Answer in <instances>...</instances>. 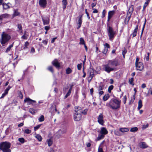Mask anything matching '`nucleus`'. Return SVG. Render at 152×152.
Segmentation results:
<instances>
[{
  "label": "nucleus",
  "mask_w": 152,
  "mask_h": 152,
  "mask_svg": "<svg viewBox=\"0 0 152 152\" xmlns=\"http://www.w3.org/2000/svg\"><path fill=\"white\" fill-rule=\"evenodd\" d=\"M121 101L116 99H112L109 102L106 103V106L110 107L113 110L119 108L121 106Z\"/></svg>",
  "instance_id": "nucleus-1"
},
{
  "label": "nucleus",
  "mask_w": 152,
  "mask_h": 152,
  "mask_svg": "<svg viewBox=\"0 0 152 152\" xmlns=\"http://www.w3.org/2000/svg\"><path fill=\"white\" fill-rule=\"evenodd\" d=\"M11 146V144L9 142H1L0 143V150L2 152H11V150L10 149Z\"/></svg>",
  "instance_id": "nucleus-2"
},
{
  "label": "nucleus",
  "mask_w": 152,
  "mask_h": 152,
  "mask_svg": "<svg viewBox=\"0 0 152 152\" xmlns=\"http://www.w3.org/2000/svg\"><path fill=\"white\" fill-rule=\"evenodd\" d=\"M134 10V7L131 5L129 7L128 11L127 13V16L124 20V23L126 24H128L132 14Z\"/></svg>",
  "instance_id": "nucleus-3"
},
{
  "label": "nucleus",
  "mask_w": 152,
  "mask_h": 152,
  "mask_svg": "<svg viewBox=\"0 0 152 152\" xmlns=\"http://www.w3.org/2000/svg\"><path fill=\"white\" fill-rule=\"evenodd\" d=\"M11 38L10 36L4 32H3L1 34V43L3 45L8 42Z\"/></svg>",
  "instance_id": "nucleus-4"
},
{
  "label": "nucleus",
  "mask_w": 152,
  "mask_h": 152,
  "mask_svg": "<svg viewBox=\"0 0 152 152\" xmlns=\"http://www.w3.org/2000/svg\"><path fill=\"white\" fill-rule=\"evenodd\" d=\"M81 110L77 109V107H75L74 114V120L76 121H78L81 118Z\"/></svg>",
  "instance_id": "nucleus-5"
},
{
  "label": "nucleus",
  "mask_w": 152,
  "mask_h": 152,
  "mask_svg": "<svg viewBox=\"0 0 152 152\" xmlns=\"http://www.w3.org/2000/svg\"><path fill=\"white\" fill-rule=\"evenodd\" d=\"M100 134L97 138V140H99L103 139L104 135L107 134L108 132L105 127H102L101 128V130L99 131Z\"/></svg>",
  "instance_id": "nucleus-6"
},
{
  "label": "nucleus",
  "mask_w": 152,
  "mask_h": 152,
  "mask_svg": "<svg viewBox=\"0 0 152 152\" xmlns=\"http://www.w3.org/2000/svg\"><path fill=\"white\" fill-rule=\"evenodd\" d=\"M108 63L111 67H114L119 65L120 64L118 61L116 59L108 61Z\"/></svg>",
  "instance_id": "nucleus-7"
},
{
  "label": "nucleus",
  "mask_w": 152,
  "mask_h": 152,
  "mask_svg": "<svg viewBox=\"0 0 152 152\" xmlns=\"http://www.w3.org/2000/svg\"><path fill=\"white\" fill-rule=\"evenodd\" d=\"M108 35L110 39H111L114 37L115 32L112 28L109 27L108 29Z\"/></svg>",
  "instance_id": "nucleus-8"
},
{
  "label": "nucleus",
  "mask_w": 152,
  "mask_h": 152,
  "mask_svg": "<svg viewBox=\"0 0 152 152\" xmlns=\"http://www.w3.org/2000/svg\"><path fill=\"white\" fill-rule=\"evenodd\" d=\"M104 68L105 71L108 73L114 71L115 69L114 67H111L108 63L104 66Z\"/></svg>",
  "instance_id": "nucleus-9"
},
{
  "label": "nucleus",
  "mask_w": 152,
  "mask_h": 152,
  "mask_svg": "<svg viewBox=\"0 0 152 152\" xmlns=\"http://www.w3.org/2000/svg\"><path fill=\"white\" fill-rule=\"evenodd\" d=\"M66 132V129H60L57 133L56 136L58 138H60L62 135Z\"/></svg>",
  "instance_id": "nucleus-10"
},
{
  "label": "nucleus",
  "mask_w": 152,
  "mask_h": 152,
  "mask_svg": "<svg viewBox=\"0 0 152 152\" xmlns=\"http://www.w3.org/2000/svg\"><path fill=\"white\" fill-rule=\"evenodd\" d=\"M136 69L137 70L141 71L144 68V66L142 63L139 62L135 64Z\"/></svg>",
  "instance_id": "nucleus-11"
},
{
  "label": "nucleus",
  "mask_w": 152,
  "mask_h": 152,
  "mask_svg": "<svg viewBox=\"0 0 152 152\" xmlns=\"http://www.w3.org/2000/svg\"><path fill=\"white\" fill-rule=\"evenodd\" d=\"M25 102L27 103L28 104H32L33 103H35L36 101L35 100H33L29 98H26L24 100Z\"/></svg>",
  "instance_id": "nucleus-12"
},
{
  "label": "nucleus",
  "mask_w": 152,
  "mask_h": 152,
  "mask_svg": "<svg viewBox=\"0 0 152 152\" xmlns=\"http://www.w3.org/2000/svg\"><path fill=\"white\" fill-rule=\"evenodd\" d=\"M103 118L102 114L100 113L98 118V122L100 124L102 125H103L104 124Z\"/></svg>",
  "instance_id": "nucleus-13"
},
{
  "label": "nucleus",
  "mask_w": 152,
  "mask_h": 152,
  "mask_svg": "<svg viewBox=\"0 0 152 152\" xmlns=\"http://www.w3.org/2000/svg\"><path fill=\"white\" fill-rule=\"evenodd\" d=\"M82 15H80L78 17V20L77 21L78 26L77 29H79L81 27L82 22Z\"/></svg>",
  "instance_id": "nucleus-14"
},
{
  "label": "nucleus",
  "mask_w": 152,
  "mask_h": 152,
  "mask_svg": "<svg viewBox=\"0 0 152 152\" xmlns=\"http://www.w3.org/2000/svg\"><path fill=\"white\" fill-rule=\"evenodd\" d=\"M52 64L57 68H59L60 67V63L57 59H55L52 62Z\"/></svg>",
  "instance_id": "nucleus-15"
},
{
  "label": "nucleus",
  "mask_w": 152,
  "mask_h": 152,
  "mask_svg": "<svg viewBox=\"0 0 152 152\" xmlns=\"http://www.w3.org/2000/svg\"><path fill=\"white\" fill-rule=\"evenodd\" d=\"M42 19L44 25H48L49 24L50 19L48 17L43 18L42 17Z\"/></svg>",
  "instance_id": "nucleus-16"
},
{
  "label": "nucleus",
  "mask_w": 152,
  "mask_h": 152,
  "mask_svg": "<svg viewBox=\"0 0 152 152\" xmlns=\"http://www.w3.org/2000/svg\"><path fill=\"white\" fill-rule=\"evenodd\" d=\"M39 4L41 7H46L47 4L46 0H39Z\"/></svg>",
  "instance_id": "nucleus-17"
},
{
  "label": "nucleus",
  "mask_w": 152,
  "mask_h": 152,
  "mask_svg": "<svg viewBox=\"0 0 152 152\" xmlns=\"http://www.w3.org/2000/svg\"><path fill=\"white\" fill-rule=\"evenodd\" d=\"M115 11L114 10L109 11L108 13L107 21H109L112 16L114 14Z\"/></svg>",
  "instance_id": "nucleus-18"
},
{
  "label": "nucleus",
  "mask_w": 152,
  "mask_h": 152,
  "mask_svg": "<svg viewBox=\"0 0 152 152\" xmlns=\"http://www.w3.org/2000/svg\"><path fill=\"white\" fill-rule=\"evenodd\" d=\"M88 74L89 75L88 79L90 78V80H91L94 76V73L93 70L90 69L89 70Z\"/></svg>",
  "instance_id": "nucleus-19"
},
{
  "label": "nucleus",
  "mask_w": 152,
  "mask_h": 152,
  "mask_svg": "<svg viewBox=\"0 0 152 152\" xmlns=\"http://www.w3.org/2000/svg\"><path fill=\"white\" fill-rule=\"evenodd\" d=\"M11 88V87L10 86H8L7 88L5 90L4 92L3 93L1 96L0 97V99H2L4 98V97L7 95L8 93V91Z\"/></svg>",
  "instance_id": "nucleus-20"
},
{
  "label": "nucleus",
  "mask_w": 152,
  "mask_h": 152,
  "mask_svg": "<svg viewBox=\"0 0 152 152\" xmlns=\"http://www.w3.org/2000/svg\"><path fill=\"white\" fill-rule=\"evenodd\" d=\"M47 142L48 146L50 147L51 146L53 143V138L51 137L50 138L48 139L47 140Z\"/></svg>",
  "instance_id": "nucleus-21"
},
{
  "label": "nucleus",
  "mask_w": 152,
  "mask_h": 152,
  "mask_svg": "<svg viewBox=\"0 0 152 152\" xmlns=\"http://www.w3.org/2000/svg\"><path fill=\"white\" fill-rule=\"evenodd\" d=\"M119 131L122 133H124L128 132L129 129L126 128H119Z\"/></svg>",
  "instance_id": "nucleus-22"
},
{
  "label": "nucleus",
  "mask_w": 152,
  "mask_h": 152,
  "mask_svg": "<svg viewBox=\"0 0 152 152\" xmlns=\"http://www.w3.org/2000/svg\"><path fill=\"white\" fill-rule=\"evenodd\" d=\"M77 109H80L81 110V114H83L84 115H86L87 114V112L88 111V109H85L84 110H83L81 108L79 107H77Z\"/></svg>",
  "instance_id": "nucleus-23"
},
{
  "label": "nucleus",
  "mask_w": 152,
  "mask_h": 152,
  "mask_svg": "<svg viewBox=\"0 0 152 152\" xmlns=\"http://www.w3.org/2000/svg\"><path fill=\"white\" fill-rule=\"evenodd\" d=\"M20 14V12H19L18 10H14V12L12 15V17L13 18L15 16L19 15Z\"/></svg>",
  "instance_id": "nucleus-24"
},
{
  "label": "nucleus",
  "mask_w": 152,
  "mask_h": 152,
  "mask_svg": "<svg viewBox=\"0 0 152 152\" xmlns=\"http://www.w3.org/2000/svg\"><path fill=\"white\" fill-rule=\"evenodd\" d=\"M138 25H137L136 26L135 28L134 29L133 32L132 34V35L133 36V37H135L137 35V31L138 28Z\"/></svg>",
  "instance_id": "nucleus-25"
},
{
  "label": "nucleus",
  "mask_w": 152,
  "mask_h": 152,
  "mask_svg": "<svg viewBox=\"0 0 152 152\" xmlns=\"http://www.w3.org/2000/svg\"><path fill=\"white\" fill-rule=\"evenodd\" d=\"M148 145L146 144L145 142H142L140 144V148H145L148 147Z\"/></svg>",
  "instance_id": "nucleus-26"
},
{
  "label": "nucleus",
  "mask_w": 152,
  "mask_h": 152,
  "mask_svg": "<svg viewBox=\"0 0 152 152\" xmlns=\"http://www.w3.org/2000/svg\"><path fill=\"white\" fill-rule=\"evenodd\" d=\"M62 3L63 5V7L64 9H65L67 4V0H62Z\"/></svg>",
  "instance_id": "nucleus-27"
},
{
  "label": "nucleus",
  "mask_w": 152,
  "mask_h": 152,
  "mask_svg": "<svg viewBox=\"0 0 152 152\" xmlns=\"http://www.w3.org/2000/svg\"><path fill=\"white\" fill-rule=\"evenodd\" d=\"M72 88V86H71L70 88H69V90L68 91V92L67 93L66 95L65 96V99L67 98V97H68L70 95L71 92Z\"/></svg>",
  "instance_id": "nucleus-28"
},
{
  "label": "nucleus",
  "mask_w": 152,
  "mask_h": 152,
  "mask_svg": "<svg viewBox=\"0 0 152 152\" xmlns=\"http://www.w3.org/2000/svg\"><path fill=\"white\" fill-rule=\"evenodd\" d=\"M142 102L141 100L140 99L138 102V107L137 109L139 110L142 107Z\"/></svg>",
  "instance_id": "nucleus-29"
},
{
  "label": "nucleus",
  "mask_w": 152,
  "mask_h": 152,
  "mask_svg": "<svg viewBox=\"0 0 152 152\" xmlns=\"http://www.w3.org/2000/svg\"><path fill=\"white\" fill-rule=\"evenodd\" d=\"M1 16L2 19L4 18H7L9 16V15L8 14H4L0 15Z\"/></svg>",
  "instance_id": "nucleus-30"
},
{
  "label": "nucleus",
  "mask_w": 152,
  "mask_h": 152,
  "mask_svg": "<svg viewBox=\"0 0 152 152\" xmlns=\"http://www.w3.org/2000/svg\"><path fill=\"white\" fill-rule=\"evenodd\" d=\"M35 137L39 141H42V138L40 135L39 134H36Z\"/></svg>",
  "instance_id": "nucleus-31"
},
{
  "label": "nucleus",
  "mask_w": 152,
  "mask_h": 152,
  "mask_svg": "<svg viewBox=\"0 0 152 152\" xmlns=\"http://www.w3.org/2000/svg\"><path fill=\"white\" fill-rule=\"evenodd\" d=\"M110 96L109 94L105 95L103 97V100L104 101L107 100L109 98Z\"/></svg>",
  "instance_id": "nucleus-32"
},
{
  "label": "nucleus",
  "mask_w": 152,
  "mask_h": 152,
  "mask_svg": "<svg viewBox=\"0 0 152 152\" xmlns=\"http://www.w3.org/2000/svg\"><path fill=\"white\" fill-rule=\"evenodd\" d=\"M119 131H120L118 130H115L114 131V133L117 136H121V134Z\"/></svg>",
  "instance_id": "nucleus-33"
},
{
  "label": "nucleus",
  "mask_w": 152,
  "mask_h": 152,
  "mask_svg": "<svg viewBox=\"0 0 152 152\" xmlns=\"http://www.w3.org/2000/svg\"><path fill=\"white\" fill-rule=\"evenodd\" d=\"M18 30V31L19 32H22V26L21 24H18L17 25Z\"/></svg>",
  "instance_id": "nucleus-34"
},
{
  "label": "nucleus",
  "mask_w": 152,
  "mask_h": 152,
  "mask_svg": "<svg viewBox=\"0 0 152 152\" xmlns=\"http://www.w3.org/2000/svg\"><path fill=\"white\" fill-rule=\"evenodd\" d=\"M29 45V43L28 42L26 41V42H25V44L24 45V46L23 48V49L24 50H26V49L27 48H28L27 47Z\"/></svg>",
  "instance_id": "nucleus-35"
},
{
  "label": "nucleus",
  "mask_w": 152,
  "mask_h": 152,
  "mask_svg": "<svg viewBox=\"0 0 152 152\" xmlns=\"http://www.w3.org/2000/svg\"><path fill=\"white\" fill-rule=\"evenodd\" d=\"M28 35L26 34V32H24V35L21 37V38L25 39H27L28 38Z\"/></svg>",
  "instance_id": "nucleus-36"
},
{
  "label": "nucleus",
  "mask_w": 152,
  "mask_h": 152,
  "mask_svg": "<svg viewBox=\"0 0 152 152\" xmlns=\"http://www.w3.org/2000/svg\"><path fill=\"white\" fill-rule=\"evenodd\" d=\"M12 47H13V44H12L11 45H10L9 46V47H8L7 48V49L5 51V52L6 53H7L8 52H9L11 48H12Z\"/></svg>",
  "instance_id": "nucleus-37"
},
{
  "label": "nucleus",
  "mask_w": 152,
  "mask_h": 152,
  "mask_svg": "<svg viewBox=\"0 0 152 152\" xmlns=\"http://www.w3.org/2000/svg\"><path fill=\"white\" fill-rule=\"evenodd\" d=\"M79 44L80 45H84L85 44L84 40L83 39L82 37H81L80 38V42H79Z\"/></svg>",
  "instance_id": "nucleus-38"
},
{
  "label": "nucleus",
  "mask_w": 152,
  "mask_h": 152,
  "mask_svg": "<svg viewBox=\"0 0 152 152\" xmlns=\"http://www.w3.org/2000/svg\"><path fill=\"white\" fill-rule=\"evenodd\" d=\"M45 120L44 116L43 115H41L38 118V120L39 122H42Z\"/></svg>",
  "instance_id": "nucleus-39"
},
{
  "label": "nucleus",
  "mask_w": 152,
  "mask_h": 152,
  "mask_svg": "<svg viewBox=\"0 0 152 152\" xmlns=\"http://www.w3.org/2000/svg\"><path fill=\"white\" fill-rule=\"evenodd\" d=\"M72 72V70L69 68H68L67 69H66V73L67 74H69L71 73Z\"/></svg>",
  "instance_id": "nucleus-40"
},
{
  "label": "nucleus",
  "mask_w": 152,
  "mask_h": 152,
  "mask_svg": "<svg viewBox=\"0 0 152 152\" xmlns=\"http://www.w3.org/2000/svg\"><path fill=\"white\" fill-rule=\"evenodd\" d=\"M134 81V78L133 77H132L130 79H129V83L132 85H134L133 82Z\"/></svg>",
  "instance_id": "nucleus-41"
},
{
  "label": "nucleus",
  "mask_w": 152,
  "mask_h": 152,
  "mask_svg": "<svg viewBox=\"0 0 152 152\" xmlns=\"http://www.w3.org/2000/svg\"><path fill=\"white\" fill-rule=\"evenodd\" d=\"M29 111L30 113L32 114H34L35 113V110L32 108H30L29 110Z\"/></svg>",
  "instance_id": "nucleus-42"
},
{
  "label": "nucleus",
  "mask_w": 152,
  "mask_h": 152,
  "mask_svg": "<svg viewBox=\"0 0 152 152\" xmlns=\"http://www.w3.org/2000/svg\"><path fill=\"white\" fill-rule=\"evenodd\" d=\"M23 132L24 133H26L27 134H29L31 133V130H29L28 129H26L24 130L23 131Z\"/></svg>",
  "instance_id": "nucleus-43"
},
{
  "label": "nucleus",
  "mask_w": 152,
  "mask_h": 152,
  "mask_svg": "<svg viewBox=\"0 0 152 152\" xmlns=\"http://www.w3.org/2000/svg\"><path fill=\"white\" fill-rule=\"evenodd\" d=\"M138 130V128L137 127H134L130 129V131L132 132H135Z\"/></svg>",
  "instance_id": "nucleus-44"
},
{
  "label": "nucleus",
  "mask_w": 152,
  "mask_h": 152,
  "mask_svg": "<svg viewBox=\"0 0 152 152\" xmlns=\"http://www.w3.org/2000/svg\"><path fill=\"white\" fill-rule=\"evenodd\" d=\"M104 86L103 85H99L97 87L98 90L99 91L102 90L103 89Z\"/></svg>",
  "instance_id": "nucleus-45"
},
{
  "label": "nucleus",
  "mask_w": 152,
  "mask_h": 152,
  "mask_svg": "<svg viewBox=\"0 0 152 152\" xmlns=\"http://www.w3.org/2000/svg\"><path fill=\"white\" fill-rule=\"evenodd\" d=\"M3 7L4 9L6 10L9 7V6L6 4H3Z\"/></svg>",
  "instance_id": "nucleus-46"
},
{
  "label": "nucleus",
  "mask_w": 152,
  "mask_h": 152,
  "mask_svg": "<svg viewBox=\"0 0 152 152\" xmlns=\"http://www.w3.org/2000/svg\"><path fill=\"white\" fill-rule=\"evenodd\" d=\"M113 85L110 86L108 88V91L109 93H110L111 91L113 89Z\"/></svg>",
  "instance_id": "nucleus-47"
},
{
  "label": "nucleus",
  "mask_w": 152,
  "mask_h": 152,
  "mask_svg": "<svg viewBox=\"0 0 152 152\" xmlns=\"http://www.w3.org/2000/svg\"><path fill=\"white\" fill-rule=\"evenodd\" d=\"M19 141L22 143H23L24 142V139L23 138H20L18 139Z\"/></svg>",
  "instance_id": "nucleus-48"
},
{
  "label": "nucleus",
  "mask_w": 152,
  "mask_h": 152,
  "mask_svg": "<svg viewBox=\"0 0 152 152\" xmlns=\"http://www.w3.org/2000/svg\"><path fill=\"white\" fill-rule=\"evenodd\" d=\"M41 124H39V125H38L37 126L34 127V131H36V130H37L38 129H39L40 128V127L41 126Z\"/></svg>",
  "instance_id": "nucleus-49"
},
{
  "label": "nucleus",
  "mask_w": 152,
  "mask_h": 152,
  "mask_svg": "<svg viewBox=\"0 0 152 152\" xmlns=\"http://www.w3.org/2000/svg\"><path fill=\"white\" fill-rule=\"evenodd\" d=\"M106 14V11L105 10H104L102 12V18H104L105 15Z\"/></svg>",
  "instance_id": "nucleus-50"
},
{
  "label": "nucleus",
  "mask_w": 152,
  "mask_h": 152,
  "mask_svg": "<svg viewBox=\"0 0 152 152\" xmlns=\"http://www.w3.org/2000/svg\"><path fill=\"white\" fill-rule=\"evenodd\" d=\"M48 69L52 73L53 72V68L52 66H49L48 68Z\"/></svg>",
  "instance_id": "nucleus-51"
},
{
  "label": "nucleus",
  "mask_w": 152,
  "mask_h": 152,
  "mask_svg": "<svg viewBox=\"0 0 152 152\" xmlns=\"http://www.w3.org/2000/svg\"><path fill=\"white\" fill-rule=\"evenodd\" d=\"M48 41L47 40H43L42 41V43L46 45L47 44Z\"/></svg>",
  "instance_id": "nucleus-52"
},
{
  "label": "nucleus",
  "mask_w": 152,
  "mask_h": 152,
  "mask_svg": "<svg viewBox=\"0 0 152 152\" xmlns=\"http://www.w3.org/2000/svg\"><path fill=\"white\" fill-rule=\"evenodd\" d=\"M127 51L126 49H124L122 52V55L124 58L125 57V56L126 53Z\"/></svg>",
  "instance_id": "nucleus-53"
},
{
  "label": "nucleus",
  "mask_w": 152,
  "mask_h": 152,
  "mask_svg": "<svg viewBox=\"0 0 152 152\" xmlns=\"http://www.w3.org/2000/svg\"><path fill=\"white\" fill-rule=\"evenodd\" d=\"M108 50V49L104 48V50L102 51V53L104 54H106L107 53Z\"/></svg>",
  "instance_id": "nucleus-54"
},
{
  "label": "nucleus",
  "mask_w": 152,
  "mask_h": 152,
  "mask_svg": "<svg viewBox=\"0 0 152 152\" xmlns=\"http://www.w3.org/2000/svg\"><path fill=\"white\" fill-rule=\"evenodd\" d=\"M82 67V64H78L77 65V69L79 70H80L81 69Z\"/></svg>",
  "instance_id": "nucleus-55"
},
{
  "label": "nucleus",
  "mask_w": 152,
  "mask_h": 152,
  "mask_svg": "<svg viewBox=\"0 0 152 152\" xmlns=\"http://www.w3.org/2000/svg\"><path fill=\"white\" fill-rule=\"evenodd\" d=\"M104 48H106L108 49L110 48V46L109 44L108 43H106L104 45Z\"/></svg>",
  "instance_id": "nucleus-56"
},
{
  "label": "nucleus",
  "mask_w": 152,
  "mask_h": 152,
  "mask_svg": "<svg viewBox=\"0 0 152 152\" xmlns=\"http://www.w3.org/2000/svg\"><path fill=\"white\" fill-rule=\"evenodd\" d=\"M123 100L124 103L125 104L126 103V95L124 96Z\"/></svg>",
  "instance_id": "nucleus-57"
},
{
  "label": "nucleus",
  "mask_w": 152,
  "mask_h": 152,
  "mask_svg": "<svg viewBox=\"0 0 152 152\" xmlns=\"http://www.w3.org/2000/svg\"><path fill=\"white\" fill-rule=\"evenodd\" d=\"M85 12H86V13L87 15V16L88 18L89 19H90V17L89 16V13L87 12V9H85Z\"/></svg>",
  "instance_id": "nucleus-58"
},
{
  "label": "nucleus",
  "mask_w": 152,
  "mask_h": 152,
  "mask_svg": "<svg viewBox=\"0 0 152 152\" xmlns=\"http://www.w3.org/2000/svg\"><path fill=\"white\" fill-rule=\"evenodd\" d=\"M148 126V124H147L146 125H144L142 126V128L144 129H145L147 128Z\"/></svg>",
  "instance_id": "nucleus-59"
},
{
  "label": "nucleus",
  "mask_w": 152,
  "mask_h": 152,
  "mask_svg": "<svg viewBox=\"0 0 152 152\" xmlns=\"http://www.w3.org/2000/svg\"><path fill=\"white\" fill-rule=\"evenodd\" d=\"M104 92L103 91H100L99 93V96H101L103 94H104Z\"/></svg>",
  "instance_id": "nucleus-60"
},
{
  "label": "nucleus",
  "mask_w": 152,
  "mask_h": 152,
  "mask_svg": "<svg viewBox=\"0 0 152 152\" xmlns=\"http://www.w3.org/2000/svg\"><path fill=\"white\" fill-rule=\"evenodd\" d=\"M35 52V49L33 47L31 48V53H34Z\"/></svg>",
  "instance_id": "nucleus-61"
},
{
  "label": "nucleus",
  "mask_w": 152,
  "mask_h": 152,
  "mask_svg": "<svg viewBox=\"0 0 152 152\" xmlns=\"http://www.w3.org/2000/svg\"><path fill=\"white\" fill-rule=\"evenodd\" d=\"M93 13H97L98 12V11L96 9H93Z\"/></svg>",
  "instance_id": "nucleus-62"
},
{
  "label": "nucleus",
  "mask_w": 152,
  "mask_h": 152,
  "mask_svg": "<svg viewBox=\"0 0 152 152\" xmlns=\"http://www.w3.org/2000/svg\"><path fill=\"white\" fill-rule=\"evenodd\" d=\"M98 152H104L102 148H99L98 149Z\"/></svg>",
  "instance_id": "nucleus-63"
},
{
  "label": "nucleus",
  "mask_w": 152,
  "mask_h": 152,
  "mask_svg": "<svg viewBox=\"0 0 152 152\" xmlns=\"http://www.w3.org/2000/svg\"><path fill=\"white\" fill-rule=\"evenodd\" d=\"M57 37H56L53 38L51 41V43H53L54 42L55 40L57 39Z\"/></svg>",
  "instance_id": "nucleus-64"
}]
</instances>
